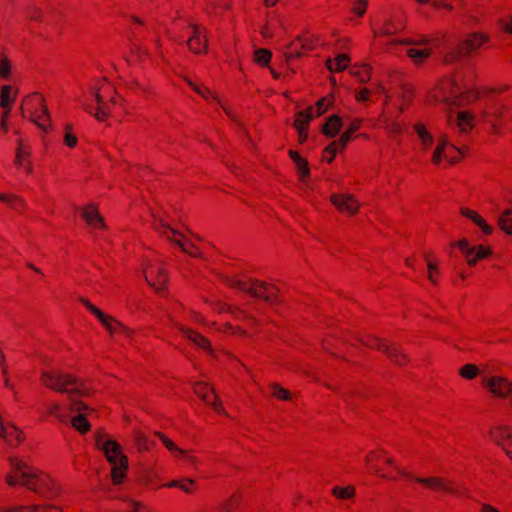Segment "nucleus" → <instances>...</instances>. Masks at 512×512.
I'll list each match as a JSON object with an SVG mask.
<instances>
[{
	"instance_id": "f257e3e1",
	"label": "nucleus",
	"mask_w": 512,
	"mask_h": 512,
	"mask_svg": "<svg viewBox=\"0 0 512 512\" xmlns=\"http://www.w3.org/2000/svg\"><path fill=\"white\" fill-rule=\"evenodd\" d=\"M42 382L55 391L68 394V410L71 413H77V415L71 419L73 428L80 433L88 432L91 425L86 419L85 413L91 411V408L77 398L78 396L88 395V391L84 385L72 375L56 370L42 372Z\"/></svg>"
},
{
	"instance_id": "f03ea898",
	"label": "nucleus",
	"mask_w": 512,
	"mask_h": 512,
	"mask_svg": "<svg viewBox=\"0 0 512 512\" xmlns=\"http://www.w3.org/2000/svg\"><path fill=\"white\" fill-rule=\"evenodd\" d=\"M9 463L12 472L6 476V481L10 486H24L48 499L58 494V487L52 483L47 475L30 467L18 458H10Z\"/></svg>"
},
{
	"instance_id": "7ed1b4c3",
	"label": "nucleus",
	"mask_w": 512,
	"mask_h": 512,
	"mask_svg": "<svg viewBox=\"0 0 512 512\" xmlns=\"http://www.w3.org/2000/svg\"><path fill=\"white\" fill-rule=\"evenodd\" d=\"M96 445L103 450L108 462L112 465L111 478L114 484L122 483L128 468L127 457L122 454L121 446L114 440L107 439L104 432L96 435Z\"/></svg>"
},
{
	"instance_id": "20e7f679",
	"label": "nucleus",
	"mask_w": 512,
	"mask_h": 512,
	"mask_svg": "<svg viewBox=\"0 0 512 512\" xmlns=\"http://www.w3.org/2000/svg\"><path fill=\"white\" fill-rule=\"evenodd\" d=\"M227 283L241 291H244L253 297L263 298L265 301L275 304L279 301L277 297L278 289L273 285H268L258 280H252L250 283L230 278Z\"/></svg>"
},
{
	"instance_id": "39448f33",
	"label": "nucleus",
	"mask_w": 512,
	"mask_h": 512,
	"mask_svg": "<svg viewBox=\"0 0 512 512\" xmlns=\"http://www.w3.org/2000/svg\"><path fill=\"white\" fill-rule=\"evenodd\" d=\"M152 216L154 217L155 221L154 229H156L161 235H163L169 241L175 243L182 249L183 252L189 254L190 256L202 257V254L178 230L170 227L163 221V219L157 217L154 213Z\"/></svg>"
},
{
	"instance_id": "423d86ee",
	"label": "nucleus",
	"mask_w": 512,
	"mask_h": 512,
	"mask_svg": "<svg viewBox=\"0 0 512 512\" xmlns=\"http://www.w3.org/2000/svg\"><path fill=\"white\" fill-rule=\"evenodd\" d=\"M395 468L401 476H403L407 479L415 480L417 483L423 484L429 488L441 490V491L451 493V494H464V495L468 496V492L466 489L462 488L461 490H458L452 486V482L446 481L443 478H440V477H427V478L413 477L406 470L399 468V467H395Z\"/></svg>"
},
{
	"instance_id": "0eeeda50",
	"label": "nucleus",
	"mask_w": 512,
	"mask_h": 512,
	"mask_svg": "<svg viewBox=\"0 0 512 512\" xmlns=\"http://www.w3.org/2000/svg\"><path fill=\"white\" fill-rule=\"evenodd\" d=\"M487 37L477 33H473L465 41L457 43L450 48L449 53L445 56L446 62H453L467 55L470 51L479 48Z\"/></svg>"
},
{
	"instance_id": "6e6552de",
	"label": "nucleus",
	"mask_w": 512,
	"mask_h": 512,
	"mask_svg": "<svg viewBox=\"0 0 512 512\" xmlns=\"http://www.w3.org/2000/svg\"><path fill=\"white\" fill-rule=\"evenodd\" d=\"M26 105H30L33 109L32 111V121L38 125L40 129L43 131H47V127L44 124L43 120H49V111L47 106L45 105V100L40 94H33L28 96L25 99Z\"/></svg>"
},
{
	"instance_id": "1a4fd4ad",
	"label": "nucleus",
	"mask_w": 512,
	"mask_h": 512,
	"mask_svg": "<svg viewBox=\"0 0 512 512\" xmlns=\"http://www.w3.org/2000/svg\"><path fill=\"white\" fill-rule=\"evenodd\" d=\"M363 344L370 348L378 349L384 352L387 357L395 364L402 365L407 357L396 346L387 344L375 337H368Z\"/></svg>"
},
{
	"instance_id": "9d476101",
	"label": "nucleus",
	"mask_w": 512,
	"mask_h": 512,
	"mask_svg": "<svg viewBox=\"0 0 512 512\" xmlns=\"http://www.w3.org/2000/svg\"><path fill=\"white\" fill-rule=\"evenodd\" d=\"M80 302L92 313L94 314L98 320L106 327V329L111 333L122 332L124 334L129 335V329L124 327L122 324L117 322L112 317L104 314L101 310H99L96 306L91 304L87 299L81 297Z\"/></svg>"
},
{
	"instance_id": "9b49d317",
	"label": "nucleus",
	"mask_w": 512,
	"mask_h": 512,
	"mask_svg": "<svg viewBox=\"0 0 512 512\" xmlns=\"http://www.w3.org/2000/svg\"><path fill=\"white\" fill-rule=\"evenodd\" d=\"M482 383L497 398H506L512 391L511 383L502 376H483Z\"/></svg>"
},
{
	"instance_id": "f8f14e48",
	"label": "nucleus",
	"mask_w": 512,
	"mask_h": 512,
	"mask_svg": "<svg viewBox=\"0 0 512 512\" xmlns=\"http://www.w3.org/2000/svg\"><path fill=\"white\" fill-rule=\"evenodd\" d=\"M434 97L436 101L443 102L447 107L462 105V98L459 95L457 85L451 80L446 81Z\"/></svg>"
},
{
	"instance_id": "ddd939ff",
	"label": "nucleus",
	"mask_w": 512,
	"mask_h": 512,
	"mask_svg": "<svg viewBox=\"0 0 512 512\" xmlns=\"http://www.w3.org/2000/svg\"><path fill=\"white\" fill-rule=\"evenodd\" d=\"M465 255L469 265H475L480 259L488 256L489 251L483 246H470L466 239H462L456 244Z\"/></svg>"
},
{
	"instance_id": "4468645a",
	"label": "nucleus",
	"mask_w": 512,
	"mask_h": 512,
	"mask_svg": "<svg viewBox=\"0 0 512 512\" xmlns=\"http://www.w3.org/2000/svg\"><path fill=\"white\" fill-rule=\"evenodd\" d=\"M451 151L457 152L460 155L464 154V147H458L455 144H450L448 140L443 139L437 146L433 154V162L438 164L442 158L447 159L450 162H455L456 157L451 154Z\"/></svg>"
},
{
	"instance_id": "2eb2a0df",
	"label": "nucleus",
	"mask_w": 512,
	"mask_h": 512,
	"mask_svg": "<svg viewBox=\"0 0 512 512\" xmlns=\"http://www.w3.org/2000/svg\"><path fill=\"white\" fill-rule=\"evenodd\" d=\"M448 123L451 128L457 129L460 133H468L473 127V116L467 111L458 112L455 116H448Z\"/></svg>"
},
{
	"instance_id": "dca6fc26",
	"label": "nucleus",
	"mask_w": 512,
	"mask_h": 512,
	"mask_svg": "<svg viewBox=\"0 0 512 512\" xmlns=\"http://www.w3.org/2000/svg\"><path fill=\"white\" fill-rule=\"evenodd\" d=\"M189 49L194 53L205 52L207 48L206 35L204 29L198 25H192V35L186 42Z\"/></svg>"
},
{
	"instance_id": "f3484780",
	"label": "nucleus",
	"mask_w": 512,
	"mask_h": 512,
	"mask_svg": "<svg viewBox=\"0 0 512 512\" xmlns=\"http://www.w3.org/2000/svg\"><path fill=\"white\" fill-rule=\"evenodd\" d=\"M331 201L340 211L349 214H355L359 208V203L350 194H334Z\"/></svg>"
},
{
	"instance_id": "a211bd4d",
	"label": "nucleus",
	"mask_w": 512,
	"mask_h": 512,
	"mask_svg": "<svg viewBox=\"0 0 512 512\" xmlns=\"http://www.w3.org/2000/svg\"><path fill=\"white\" fill-rule=\"evenodd\" d=\"M314 118L313 109L308 108L306 110L300 111L297 114L294 125L299 133V139L301 142L305 141L307 138L306 129L308 127L309 122Z\"/></svg>"
},
{
	"instance_id": "6ab92c4d",
	"label": "nucleus",
	"mask_w": 512,
	"mask_h": 512,
	"mask_svg": "<svg viewBox=\"0 0 512 512\" xmlns=\"http://www.w3.org/2000/svg\"><path fill=\"white\" fill-rule=\"evenodd\" d=\"M195 394L200 397L206 404L211 405L219 413H224L223 408L215 401L211 400V396H215L212 389L205 384L198 383L194 386Z\"/></svg>"
},
{
	"instance_id": "aec40b11",
	"label": "nucleus",
	"mask_w": 512,
	"mask_h": 512,
	"mask_svg": "<svg viewBox=\"0 0 512 512\" xmlns=\"http://www.w3.org/2000/svg\"><path fill=\"white\" fill-rule=\"evenodd\" d=\"M0 437L9 444L18 443L22 439V432L17 427L0 422Z\"/></svg>"
},
{
	"instance_id": "412c9836",
	"label": "nucleus",
	"mask_w": 512,
	"mask_h": 512,
	"mask_svg": "<svg viewBox=\"0 0 512 512\" xmlns=\"http://www.w3.org/2000/svg\"><path fill=\"white\" fill-rule=\"evenodd\" d=\"M145 279L153 289L160 293L166 281V276L161 268L155 267L151 270L150 275L145 274Z\"/></svg>"
},
{
	"instance_id": "4be33fe9",
	"label": "nucleus",
	"mask_w": 512,
	"mask_h": 512,
	"mask_svg": "<svg viewBox=\"0 0 512 512\" xmlns=\"http://www.w3.org/2000/svg\"><path fill=\"white\" fill-rule=\"evenodd\" d=\"M82 217L90 226H93L95 228L104 227V220L93 205H88L83 209Z\"/></svg>"
},
{
	"instance_id": "5701e85b",
	"label": "nucleus",
	"mask_w": 512,
	"mask_h": 512,
	"mask_svg": "<svg viewBox=\"0 0 512 512\" xmlns=\"http://www.w3.org/2000/svg\"><path fill=\"white\" fill-rule=\"evenodd\" d=\"M131 59L127 58V62L130 64L132 62L141 61L145 56H148V50L143 47L140 39L136 36L131 40Z\"/></svg>"
},
{
	"instance_id": "b1692460",
	"label": "nucleus",
	"mask_w": 512,
	"mask_h": 512,
	"mask_svg": "<svg viewBox=\"0 0 512 512\" xmlns=\"http://www.w3.org/2000/svg\"><path fill=\"white\" fill-rule=\"evenodd\" d=\"M460 213L470 219L471 221H473L477 226H479L481 228V230L485 233V234H491L492 233V230L493 228L491 226H489L485 220L480 216L478 215L475 211H472L468 208H461L460 209Z\"/></svg>"
},
{
	"instance_id": "393cba45",
	"label": "nucleus",
	"mask_w": 512,
	"mask_h": 512,
	"mask_svg": "<svg viewBox=\"0 0 512 512\" xmlns=\"http://www.w3.org/2000/svg\"><path fill=\"white\" fill-rule=\"evenodd\" d=\"M343 126V121L338 115H332L323 126V133L328 137H335Z\"/></svg>"
},
{
	"instance_id": "a878e982",
	"label": "nucleus",
	"mask_w": 512,
	"mask_h": 512,
	"mask_svg": "<svg viewBox=\"0 0 512 512\" xmlns=\"http://www.w3.org/2000/svg\"><path fill=\"white\" fill-rule=\"evenodd\" d=\"M351 133H349V131L347 130L346 132H344L340 139L337 140V141H334L332 142L330 145H328L325 149V153H329L330 156L328 158H326V160L330 163L332 162L336 152L339 150V149H343L346 144L348 143V141L350 140V137H351Z\"/></svg>"
},
{
	"instance_id": "bb28decb",
	"label": "nucleus",
	"mask_w": 512,
	"mask_h": 512,
	"mask_svg": "<svg viewBox=\"0 0 512 512\" xmlns=\"http://www.w3.org/2000/svg\"><path fill=\"white\" fill-rule=\"evenodd\" d=\"M177 327L185 335V337H187V339H189L195 345H197L198 347H201L205 350H210L209 341L205 337H203L202 335H200L190 329H186L180 325H177Z\"/></svg>"
},
{
	"instance_id": "cd10ccee",
	"label": "nucleus",
	"mask_w": 512,
	"mask_h": 512,
	"mask_svg": "<svg viewBox=\"0 0 512 512\" xmlns=\"http://www.w3.org/2000/svg\"><path fill=\"white\" fill-rule=\"evenodd\" d=\"M491 437L497 444L503 447V449L506 451L508 455L510 454V450L507 444L505 443V440H508L510 437V431L508 427L495 428L494 430L491 431Z\"/></svg>"
},
{
	"instance_id": "c85d7f7f",
	"label": "nucleus",
	"mask_w": 512,
	"mask_h": 512,
	"mask_svg": "<svg viewBox=\"0 0 512 512\" xmlns=\"http://www.w3.org/2000/svg\"><path fill=\"white\" fill-rule=\"evenodd\" d=\"M348 63H349L348 56L345 54H340L335 58V60L328 59L326 65H327V68L331 72H334V71L340 72V71H343L344 69H346V67L348 66Z\"/></svg>"
},
{
	"instance_id": "c756f323",
	"label": "nucleus",
	"mask_w": 512,
	"mask_h": 512,
	"mask_svg": "<svg viewBox=\"0 0 512 512\" xmlns=\"http://www.w3.org/2000/svg\"><path fill=\"white\" fill-rule=\"evenodd\" d=\"M431 54V48L415 47L407 50V55L414 60L416 64L422 63Z\"/></svg>"
},
{
	"instance_id": "7c9ffc66",
	"label": "nucleus",
	"mask_w": 512,
	"mask_h": 512,
	"mask_svg": "<svg viewBox=\"0 0 512 512\" xmlns=\"http://www.w3.org/2000/svg\"><path fill=\"white\" fill-rule=\"evenodd\" d=\"M16 93L12 94L10 85H3L0 92V106L11 110V104L14 102Z\"/></svg>"
},
{
	"instance_id": "2f4dec72",
	"label": "nucleus",
	"mask_w": 512,
	"mask_h": 512,
	"mask_svg": "<svg viewBox=\"0 0 512 512\" xmlns=\"http://www.w3.org/2000/svg\"><path fill=\"white\" fill-rule=\"evenodd\" d=\"M301 49L312 50L313 45L311 43H308L307 41H303L300 47H298L295 43H292L289 46L288 51L285 52L286 59L289 61L293 58L301 57Z\"/></svg>"
},
{
	"instance_id": "473e14b6",
	"label": "nucleus",
	"mask_w": 512,
	"mask_h": 512,
	"mask_svg": "<svg viewBox=\"0 0 512 512\" xmlns=\"http://www.w3.org/2000/svg\"><path fill=\"white\" fill-rule=\"evenodd\" d=\"M13 512H60L56 506H17Z\"/></svg>"
},
{
	"instance_id": "72a5a7b5",
	"label": "nucleus",
	"mask_w": 512,
	"mask_h": 512,
	"mask_svg": "<svg viewBox=\"0 0 512 512\" xmlns=\"http://www.w3.org/2000/svg\"><path fill=\"white\" fill-rule=\"evenodd\" d=\"M459 374L467 380H472L480 374V370L474 364H466L459 369Z\"/></svg>"
},
{
	"instance_id": "f704fd0d",
	"label": "nucleus",
	"mask_w": 512,
	"mask_h": 512,
	"mask_svg": "<svg viewBox=\"0 0 512 512\" xmlns=\"http://www.w3.org/2000/svg\"><path fill=\"white\" fill-rule=\"evenodd\" d=\"M272 57V53L267 49H257L254 52V59L255 61L263 66H266L269 64Z\"/></svg>"
},
{
	"instance_id": "c9c22d12",
	"label": "nucleus",
	"mask_w": 512,
	"mask_h": 512,
	"mask_svg": "<svg viewBox=\"0 0 512 512\" xmlns=\"http://www.w3.org/2000/svg\"><path fill=\"white\" fill-rule=\"evenodd\" d=\"M351 74L364 83L370 79V68L367 65L355 67L351 69Z\"/></svg>"
},
{
	"instance_id": "e433bc0d",
	"label": "nucleus",
	"mask_w": 512,
	"mask_h": 512,
	"mask_svg": "<svg viewBox=\"0 0 512 512\" xmlns=\"http://www.w3.org/2000/svg\"><path fill=\"white\" fill-rule=\"evenodd\" d=\"M196 485V482L193 479H185L183 481L174 480L171 481L167 486L168 487H177L183 490L186 493L192 492V486Z\"/></svg>"
},
{
	"instance_id": "4c0bfd02",
	"label": "nucleus",
	"mask_w": 512,
	"mask_h": 512,
	"mask_svg": "<svg viewBox=\"0 0 512 512\" xmlns=\"http://www.w3.org/2000/svg\"><path fill=\"white\" fill-rule=\"evenodd\" d=\"M332 493L334 496H336L337 498H340V499H349L351 497L354 496L355 494V489L354 487L352 486H349V487H346V488H342V487H339V486H335L333 489H332Z\"/></svg>"
},
{
	"instance_id": "58836bf2",
	"label": "nucleus",
	"mask_w": 512,
	"mask_h": 512,
	"mask_svg": "<svg viewBox=\"0 0 512 512\" xmlns=\"http://www.w3.org/2000/svg\"><path fill=\"white\" fill-rule=\"evenodd\" d=\"M509 215L510 210H506L499 216L498 222L503 231H505L507 234H512V222L509 219Z\"/></svg>"
},
{
	"instance_id": "ea45409f",
	"label": "nucleus",
	"mask_w": 512,
	"mask_h": 512,
	"mask_svg": "<svg viewBox=\"0 0 512 512\" xmlns=\"http://www.w3.org/2000/svg\"><path fill=\"white\" fill-rule=\"evenodd\" d=\"M93 97H94V99L96 100V102L98 104L97 109L101 110L102 114H109V110H110L109 104L104 101V99H103L102 95L100 94L98 88H95L93 90Z\"/></svg>"
},
{
	"instance_id": "a19ab883",
	"label": "nucleus",
	"mask_w": 512,
	"mask_h": 512,
	"mask_svg": "<svg viewBox=\"0 0 512 512\" xmlns=\"http://www.w3.org/2000/svg\"><path fill=\"white\" fill-rule=\"evenodd\" d=\"M159 439L162 441V443L165 445V447L170 450L171 452H175L178 455H184L185 450L178 448L170 439H168L164 434L158 432L156 434Z\"/></svg>"
},
{
	"instance_id": "79ce46f5",
	"label": "nucleus",
	"mask_w": 512,
	"mask_h": 512,
	"mask_svg": "<svg viewBox=\"0 0 512 512\" xmlns=\"http://www.w3.org/2000/svg\"><path fill=\"white\" fill-rule=\"evenodd\" d=\"M0 201L8 203L13 209H19L24 204L23 200L14 195L0 194Z\"/></svg>"
},
{
	"instance_id": "37998d69",
	"label": "nucleus",
	"mask_w": 512,
	"mask_h": 512,
	"mask_svg": "<svg viewBox=\"0 0 512 512\" xmlns=\"http://www.w3.org/2000/svg\"><path fill=\"white\" fill-rule=\"evenodd\" d=\"M47 411L50 415L56 417L61 422H66L68 419L67 416L61 412L60 405L58 403H51L47 407Z\"/></svg>"
},
{
	"instance_id": "c03bdc74",
	"label": "nucleus",
	"mask_w": 512,
	"mask_h": 512,
	"mask_svg": "<svg viewBox=\"0 0 512 512\" xmlns=\"http://www.w3.org/2000/svg\"><path fill=\"white\" fill-rule=\"evenodd\" d=\"M295 164H296L298 172L300 174V179L302 181H305L306 178L309 176V173H310L307 161L301 158L300 160L295 162Z\"/></svg>"
},
{
	"instance_id": "a18cd8bd",
	"label": "nucleus",
	"mask_w": 512,
	"mask_h": 512,
	"mask_svg": "<svg viewBox=\"0 0 512 512\" xmlns=\"http://www.w3.org/2000/svg\"><path fill=\"white\" fill-rule=\"evenodd\" d=\"M415 130L424 145H430L432 143V136L425 130L422 125H417Z\"/></svg>"
},
{
	"instance_id": "49530a36",
	"label": "nucleus",
	"mask_w": 512,
	"mask_h": 512,
	"mask_svg": "<svg viewBox=\"0 0 512 512\" xmlns=\"http://www.w3.org/2000/svg\"><path fill=\"white\" fill-rule=\"evenodd\" d=\"M271 389H272L273 396L276 398H279L282 400H288L290 397V394L286 389H284L276 384H273L271 386Z\"/></svg>"
},
{
	"instance_id": "de8ad7c7",
	"label": "nucleus",
	"mask_w": 512,
	"mask_h": 512,
	"mask_svg": "<svg viewBox=\"0 0 512 512\" xmlns=\"http://www.w3.org/2000/svg\"><path fill=\"white\" fill-rule=\"evenodd\" d=\"M237 499L235 496H232L229 500L221 503L219 505V512H232L236 506Z\"/></svg>"
},
{
	"instance_id": "09e8293b",
	"label": "nucleus",
	"mask_w": 512,
	"mask_h": 512,
	"mask_svg": "<svg viewBox=\"0 0 512 512\" xmlns=\"http://www.w3.org/2000/svg\"><path fill=\"white\" fill-rule=\"evenodd\" d=\"M10 75V62L6 57L0 58V77L7 79Z\"/></svg>"
},
{
	"instance_id": "8fccbe9b",
	"label": "nucleus",
	"mask_w": 512,
	"mask_h": 512,
	"mask_svg": "<svg viewBox=\"0 0 512 512\" xmlns=\"http://www.w3.org/2000/svg\"><path fill=\"white\" fill-rule=\"evenodd\" d=\"M188 84L196 93L201 95L203 98L208 99V97L211 95L215 100L218 101L217 97L212 95L208 89L201 88L200 86L196 85L192 81H188Z\"/></svg>"
},
{
	"instance_id": "3c124183",
	"label": "nucleus",
	"mask_w": 512,
	"mask_h": 512,
	"mask_svg": "<svg viewBox=\"0 0 512 512\" xmlns=\"http://www.w3.org/2000/svg\"><path fill=\"white\" fill-rule=\"evenodd\" d=\"M326 102V99H320L317 103H316V107H311L313 109V114H314V117L315 116H320L322 114L325 113V111L327 110V107H328V104H325Z\"/></svg>"
},
{
	"instance_id": "603ef678",
	"label": "nucleus",
	"mask_w": 512,
	"mask_h": 512,
	"mask_svg": "<svg viewBox=\"0 0 512 512\" xmlns=\"http://www.w3.org/2000/svg\"><path fill=\"white\" fill-rule=\"evenodd\" d=\"M84 108L88 113L93 115L99 121H103L109 115V114H102L101 110H99V109H96V111H94L93 107L90 105L84 104Z\"/></svg>"
},
{
	"instance_id": "864d4df0",
	"label": "nucleus",
	"mask_w": 512,
	"mask_h": 512,
	"mask_svg": "<svg viewBox=\"0 0 512 512\" xmlns=\"http://www.w3.org/2000/svg\"><path fill=\"white\" fill-rule=\"evenodd\" d=\"M425 259L427 261V268H428V278L431 282L435 283V279H434V272H437L438 271V268L437 266L431 262L429 259H428V255H425Z\"/></svg>"
},
{
	"instance_id": "5fc2aeb1",
	"label": "nucleus",
	"mask_w": 512,
	"mask_h": 512,
	"mask_svg": "<svg viewBox=\"0 0 512 512\" xmlns=\"http://www.w3.org/2000/svg\"><path fill=\"white\" fill-rule=\"evenodd\" d=\"M366 5H367L366 0H359L354 6V12L356 14H358L359 16H362L365 12Z\"/></svg>"
},
{
	"instance_id": "6e6d98bb",
	"label": "nucleus",
	"mask_w": 512,
	"mask_h": 512,
	"mask_svg": "<svg viewBox=\"0 0 512 512\" xmlns=\"http://www.w3.org/2000/svg\"><path fill=\"white\" fill-rule=\"evenodd\" d=\"M27 155V152H25L21 147H19L17 149V153H16V159H15V162L19 165V166H24V156Z\"/></svg>"
},
{
	"instance_id": "4d7b16f0",
	"label": "nucleus",
	"mask_w": 512,
	"mask_h": 512,
	"mask_svg": "<svg viewBox=\"0 0 512 512\" xmlns=\"http://www.w3.org/2000/svg\"><path fill=\"white\" fill-rule=\"evenodd\" d=\"M136 445L139 449H148V440L145 436L139 435L136 437Z\"/></svg>"
},
{
	"instance_id": "13d9d810",
	"label": "nucleus",
	"mask_w": 512,
	"mask_h": 512,
	"mask_svg": "<svg viewBox=\"0 0 512 512\" xmlns=\"http://www.w3.org/2000/svg\"><path fill=\"white\" fill-rule=\"evenodd\" d=\"M64 142L67 146L74 147L77 143V138L73 134L67 132L64 138Z\"/></svg>"
},
{
	"instance_id": "bf43d9fd",
	"label": "nucleus",
	"mask_w": 512,
	"mask_h": 512,
	"mask_svg": "<svg viewBox=\"0 0 512 512\" xmlns=\"http://www.w3.org/2000/svg\"><path fill=\"white\" fill-rule=\"evenodd\" d=\"M370 91L367 88L361 89L356 93L355 97L358 101H366L368 99Z\"/></svg>"
},
{
	"instance_id": "052dcab7",
	"label": "nucleus",
	"mask_w": 512,
	"mask_h": 512,
	"mask_svg": "<svg viewBox=\"0 0 512 512\" xmlns=\"http://www.w3.org/2000/svg\"><path fill=\"white\" fill-rule=\"evenodd\" d=\"M29 17L32 20H40L41 19V11H40V9H38L36 7L31 8V10L29 12Z\"/></svg>"
},
{
	"instance_id": "680f3d73",
	"label": "nucleus",
	"mask_w": 512,
	"mask_h": 512,
	"mask_svg": "<svg viewBox=\"0 0 512 512\" xmlns=\"http://www.w3.org/2000/svg\"><path fill=\"white\" fill-rule=\"evenodd\" d=\"M360 127L359 120H353L350 127L347 129L349 133L353 134Z\"/></svg>"
},
{
	"instance_id": "e2e57ef3",
	"label": "nucleus",
	"mask_w": 512,
	"mask_h": 512,
	"mask_svg": "<svg viewBox=\"0 0 512 512\" xmlns=\"http://www.w3.org/2000/svg\"><path fill=\"white\" fill-rule=\"evenodd\" d=\"M181 456L185 459L186 462H188L192 465L197 463V459L194 456L189 455L186 451H185V454L181 455Z\"/></svg>"
},
{
	"instance_id": "0e129e2a",
	"label": "nucleus",
	"mask_w": 512,
	"mask_h": 512,
	"mask_svg": "<svg viewBox=\"0 0 512 512\" xmlns=\"http://www.w3.org/2000/svg\"><path fill=\"white\" fill-rule=\"evenodd\" d=\"M481 512H499V511L496 508H494L488 504H482Z\"/></svg>"
},
{
	"instance_id": "69168bd1",
	"label": "nucleus",
	"mask_w": 512,
	"mask_h": 512,
	"mask_svg": "<svg viewBox=\"0 0 512 512\" xmlns=\"http://www.w3.org/2000/svg\"><path fill=\"white\" fill-rule=\"evenodd\" d=\"M289 155H290L291 159L294 161V163L301 159V157L298 155V153L293 150L289 151Z\"/></svg>"
},
{
	"instance_id": "338daca9",
	"label": "nucleus",
	"mask_w": 512,
	"mask_h": 512,
	"mask_svg": "<svg viewBox=\"0 0 512 512\" xmlns=\"http://www.w3.org/2000/svg\"><path fill=\"white\" fill-rule=\"evenodd\" d=\"M130 504H131V507H132L131 512H138V509L141 507V504L139 502H136V501H130Z\"/></svg>"
},
{
	"instance_id": "774afa93",
	"label": "nucleus",
	"mask_w": 512,
	"mask_h": 512,
	"mask_svg": "<svg viewBox=\"0 0 512 512\" xmlns=\"http://www.w3.org/2000/svg\"><path fill=\"white\" fill-rule=\"evenodd\" d=\"M3 109H4V112H3V115H2V119L7 120L11 110H8L7 108H3Z\"/></svg>"
}]
</instances>
